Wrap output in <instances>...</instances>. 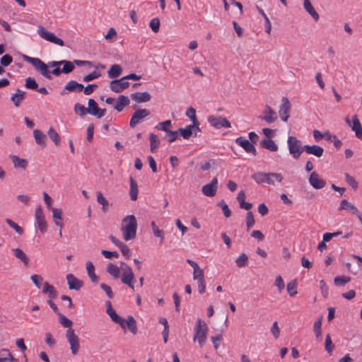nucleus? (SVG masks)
<instances>
[{
  "label": "nucleus",
  "mask_w": 362,
  "mask_h": 362,
  "mask_svg": "<svg viewBox=\"0 0 362 362\" xmlns=\"http://www.w3.org/2000/svg\"><path fill=\"white\" fill-rule=\"evenodd\" d=\"M22 58L24 61L31 64L37 71H39L46 78L49 80H51L52 77L51 76L50 71L48 70V67L57 68L62 65V60L49 62L47 64H46L39 58L31 57L25 54H23Z\"/></svg>",
  "instance_id": "obj_1"
},
{
  "label": "nucleus",
  "mask_w": 362,
  "mask_h": 362,
  "mask_svg": "<svg viewBox=\"0 0 362 362\" xmlns=\"http://www.w3.org/2000/svg\"><path fill=\"white\" fill-rule=\"evenodd\" d=\"M136 230L137 222L134 215H128L122 219L121 230L126 241L136 238Z\"/></svg>",
  "instance_id": "obj_2"
},
{
  "label": "nucleus",
  "mask_w": 362,
  "mask_h": 362,
  "mask_svg": "<svg viewBox=\"0 0 362 362\" xmlns=\"http://www.w3.org/2000/svg\"><path fill=\"white\" fill-rule=\"evenodd\" d=\"M272 177H274L279 182H281L283 180V175L276 173H267L258 172L253 174L252 176V179H254L255 181L258 184L267 182L269 185H274V182L271 179Z\"/></svg>",
  "instance_id": "obj_3"
},
{
  "label": "nucleus",
  "mask_w": 362,
  "mask_h": 362,
  "mask_svg": "<svg viewBox=\"0 0 362 362\" xmlns=\"http://www.w3.org/2000/svg\"><path fill=\"white\" fill-rule=\"evenodd\" d=\"M208 327L206 324L201 319H197V325L194 327V341L197 340L200 347H202L205 343L207 337Z\"/></svg>",
  "instance_id": "obj_4"
},
{
  "label": "nucleus",
  "mask_w": 362,
  "mask_h": 362,
  "mask_svg": "<svg viewBox=\"0 0 362 362\" xmlns=\"http://www.w3.org/2000/svg\"><path fill=\"white\" fill-rule=\"evenodd\" d=\"M287 143L290 154L293 158L298 159L304 151L301 141L296 137L290 136L288 138Z\"/></svg>",
  "instance_id": "obj_5"
},
{
  "label": "nucleus",
  "mask_w": 362,
  "mask_h": 362,
  "mask_svg": "<svg viewBox=\"0 0 362 362\" xmlns=\"http://www.w3.org/2000/svg\"><path fill=\"white\" fill-rule=\"evenodd\" d=\"M66 337L70 344L71 351L73 355L77 354L79 350V338L75 334L74 329L69 327L66 332Z\"/></svg>",
  "instance_id": "obj_6"
},
{
  "label": "nucleus",
  "mask_w": 362,
  "mask_h": 362,
  "mask_svg": "<svg viewBox=\"0 0 362 362\" xmlns=\"http://www.w3.org/2000/svg\"><path fill=\"white\" fill-rule=\"evenodd\" d=\"M37 32L39 35L45 40L60 46L64 45L62 39L57 37L54 33L47 31L42 26L38 27Z\"/></svg>",
  "instance_id": "obj_7"
},
{
  "label": "nucleus",
  "mask_w": 362,
  "mask_h": 362,
  "mask_svg": "<svg viewBox=\"0 0 362 362\" xmlns=\"http://www.w3.org/2000/svg\"><path fill=\"white\" fill-rule=\"evenodd\" d=\"M150 115V111L147 109H137L132 115L129 122L131 128H134L145 117Z\"/></svg>",
  "instance_id": "obj_8"
},
{
  "label": "nucleus",
  "mask_w": 362,
  "mask_h": 362,
  "mask_svg": "<svg viewBox=\"0 0 362 362\" xmlns=\"http://www.w3.org/2000/svg\"><path fill=\"white\" fill-rule=\"evenodd\" d=\"M207 120H208L209 123L212 127H214L216 129H220L222 127H224V128L231 127L230 122L226 117H216L214 115H210L208 117Z\"/></svg>",
  "instance_id": "obj_9"
},
{
  "label": "nucleus",
  "mask_w": 362,
  "mask_h": 362,
  "mask_svg": "<svg viewBox=\"0 0 362 362\" xmlns=\"http://www.w3.org/2000/svg\"><path fill=\"white\" fill-rule=\"evenodd\" d=\"M36 222L37 223L40 231L44 233L47 230V223L45 221L43 210L40 206H37L35 214Z\"/></svg>",
  "instance_id": "obj_10"
},
{
  "label": "nucleus",
  "mask_w": 362,
  "mask_h": 362,
  "mask_svg": "<svg viewBox=\"0 0 362 362\" xmlns=\"http://www.w3.org/2000/svg\"><path fill=\"white\" fill-rule=\"evenodd\" d=\"M281 105L279 108V116L284 122H287L289 118V112L291 106L289 100L286 97H283Z\"/></svg>",
  "instance_id": "obj_11"
},
{
  "label": "nucleus",
  "mask_w": 362,
  "mask_h": 362,
  "mask_svg": "<svg viewBox=\"0 0 362 362\" xmlns=\"http://www.w3.org/2000/svg\"><path fill=\"white\" fill-rule=\"evenodd\" d=\"M218 188V179L214 177L210 183L204 185L202 188V193L206 197L215 196Z\"/></svg>",
  "instance_id": "obj_12"
},
{
  "label": "nucleus",
  "mask_w": 362,
  "mask_h": 362,
  "mask_svg": "<svg viewBox=\"0 0 362 362\" xmlns=\"http://www.w3.org/2000/svg\"><path fill=\"white\" fill-rule=\"evenodd\" d=\"M235 143L241 146L247 153H252L253 156L257 155V151L255 146L247 139L243 136H240L235 139Z\"/></svg>",
  "instance_id": "obj_13"
},
{
  "label": "nucleus",
  "mask_w": 362,
  "mask_h": 362,
  "mask_svg": "<svg viewBox=\"0 0 362 362\" xmlns=\"http://www.w3.org/2000/svg\"><path fill=\"white\" fill-rule=\"evenodd\" d=\"M263 113L264 115L259 116V118L268 124L274 122L278 118L276 112L268 105L265 106Z\"/></svg>",
  "instance_id": "obj_14"
},
{
  "label": "nucleus",
  "mask_w": 362,
  "mask_h": 362,
  "mask_svg": "<svg viewBox=\"0 0 362 362\" xmlns=\"http://www.w3.org/2000/svg\"><path fill=\"white\" fill-rule=\"evenodd\" d=\"M129 86V82L127 81L124 77L110 82V89L115 93H121L123 90L128 88Z\"/></svg>",
  "instance_id": "obj_15"
},
{
  "label": "nucleus",
  "mask_w": 362,
  "mask_h": 362,
  "mask_svg": "<svg viewBox=\"0 0 362 362\" xmlns=\"http://www.w3.org/2000/svg\"><path fill=\"white\" fill-rule=\"evenodd\" d=\"M309 182L315 189H317L323 188L326 185V182L321 179L316 172L311 173L309 177Z\"/></svg>",
  "instance_id": "obj_16"
},
{
  "label": "nucleus",
  "mask_w": 362,
  "mask_h": 362,
  "mask_svg": "<svg viewBox=\"0 0 362 362\" xmlns=\"http://www.w3.org/2000/svg\"><path fill=\"white\" fill-rule=\"evenodd\" d=\"M66 280L68 282L69 288L71 290L78 291L83 285V282L81 280L76 278L72 274L66 275Z\"/></svg>",
  "instance_id": "obj_17"
},
{
  "label": "nucleus",
  "mask_w": 362,
  "mask_h": 362,
  "mask_svg": "<svg viewBox=\"0 0 362 362\" xmlns=\"http://www.w3.org/2000/svg\"><path fill=\"white\" fill-rule=\"evenodd\" d=\"M303 149L306 153L313 155L318 158L321 157L324 153L323 148L317 145H304Z\"/></svg>",
  "instance_id": "obj_18"
},
{
  "label": "nucleus",
  "mask_w": 362,
  "mask_h": 362,
  "mask_svg": "<svg viewBox=\"0 0 362 362\" xmlns=\"http://www.w3.org/2000/svg\"><path fill=\"white\" fill-rule=\"evenodd\" d=\"M130 97L134 101H135L137 103L148 102L151 98L150 93L148 92H136L131 94Z\"/></svg>",
  "instance_id": "obj_19"
},
{
  "label": "nucleus",
  "mask_w": 362,
  "mask_h": 362,
  "mask_svg": "<svg viewBox=\"0 0 362 362\" xmlns=\"http://www.w3.org/2000/svg\"><path fill=\"white\" fill-rule=\"evenodd\" d=\"M352 122L351 129L355 132L356 136L362 140V126L356 115L352 117Z\"/></svg>",
  "instance_id": "obj_20"
},
{
  "label": "nucleus",
  "mask_w": 362,
  "mask_h": 362,
  "mask_svg": "<svg viewBox=\"0 0 362 362\" xmlns=\"http://www.w3.org/2000/svg\"><path fill=\"white\" fill-rule=\"evenodd\" d=\"M129 103V98L126 95H121L117 98L114 108L118 112H121L123 110L124 107L128 106Z\"/></svg>",
  "instance_id": "obj_21"
},
{
  "label": "nucleus",
  "mask_w": 362,
  "mask_h": 362,
  "mask_svg": "<svg viewBox=\"0 0 362 362\" xmlns=\"http://www.w3.org/2000/svg\"><path fill=\"white\" fill-rule=\"evenodd\" d=\"M106 312L114 322L119 325L123 329H125L124 319L118 315L113 308L110 310H106Z\"/></svg>",
  "instance_id": "obj_22"
},
{
  "label": "nucleus",
  "mask_w": 362,
  "mask_h": 362,
  "mask_svg": "<svg viewBox=\"0 0 362 362\" xmlns=\"http://www.w3.org/2000/svg\"><path fill=\"white\" fill-rule=\"evenodd\" d=\"M33 136L37 144L44 148L46 146V135L39 129H35L33 131Z\"/></svg>",
  "instance_id": "obj_23"
},
{
  "label": "nucleus",
  "mask_w": 362,
  "mask_h": 362,
  "mask_svg": "<svg viewBox=\"0 0 362 362\" xmlns=\"http://www.w3.org/2000/svg\"><path fill=\"white\" fill-rule=\"evenodd\" d=\"M261 147L271 151H277L278 146L272 139H263L259 143Z\"/></svg>",
  "instance_id": "obj_24"
},
{
  "label": "nucleus",
  "mask_w": 362,
  "mask_h": 362,
  "mask_svg": "<svg viewBox=\"0 0 362 362\" xmlns=\"http://www.w3.org/2000/svg\"><path fill=\"white\" fill-rule=\"evenodd\" d=\"M339 210H347L351 212L353 214H358V209L346 199H343L341 201Z\"/></svg>",
  "instance_id": "obj_25"
},
{
  "label": "nucleus",
  "mask_w": 362,
  "mask_h": 362,
  "mask_svg": "<svg viewBox=\"0 0 362 362\" xmlns=\"http://www.w3.org/2000/svg\"><path fill=\"white\" fill-rule=\"evenodd\" d=\"M25 92L22 91L20 89L16 90V93L13 94L11 100L13 103V105L18 107L21 105L22 101L25 99Z\"/></svg>",
  "instance_id": "obj_26"
},
{
  "label": "nucleus",
  "mask_w": 362,
  "mask_h": 362,
  "mask_svg": "<svg viewBox=\"0 0 362 362\" xmlns=\"http://www.w3.org/2000/svg\"><path fill=\"white\" fill-rule=\"evenodd\" d=\"M70 92L79 93L83 90L84 86L83 84L76 82V81H70L67 83L64 88Z\"/></svg>",
  "instance_id": "obj_27"
},
{
  "label": "nucleus",
  "mask_w": 362,
  "mask_h": 362,
  "mask_svg": "<svg viewBox=\"0 0 362 362\" xmlns=\"http://www.w3.org/2000/svg\"><path fill=\"white\" fill-rule=\"evenodd\" d=\"M303 6L305 11L314 18L315 21L319 20V15L312 6L310 0H303Z\"/></svg>",
  "instance_id": "obj_28"
},
{
  "label": "nucleus",
  "mask_w": 362,
  "mask_h": 362,
  "mask_svg": "<svg viewBox=\"0 0 362 362\" xmlns=\"http://www.w3.org/2000/svg\"><path fill=\"white\" fill-rule=\"evenodd\" d=\"M130 181V189L129 196L132 201H135L138 197V185L134 179L131 176L129 178Z\"/></svg>",
  "instance_id": "obj_29"
},
{
  "label": "nucleus",
  "mask_w": 362,
  "mask_h": 362,
  "mask_svg": "<svg viewBox=\"0 0 362 362\" xmlns=\"http://www.w3.org/2000/svg\"><path fill=\"white\" fill-rule=\"evenodd\" d=\"M134 279V274L133 272L132 273H122V276L121 279L122 282L124 284L127 285L132 290H134V286L133 281Z\"/></svg>",
  "instance_id": "obj_30"
},
{
  "label": "nucleus",
  "mask_w": 362,
  "mask_h": 362,
  "mask_svg": "<svg viewBox=\"0 0 362 362\" xmlns=\"http://www.w3.org/2000/svg\"><path fill=\"white\" fill-rule=\"evenodd\" d=\"M86 269L90 280L93 283L98 282V276L95 274V267L90 261L86 262Z\"/></svg>",
  "instance_id": "obj_31"
},
{
  "label": "nucleus",
  "mask_w": 362,
  "mask_h": 362,
  "mask_svg": "<svg viewBox=\"0 0 362 362\" xmlns=\"http://www.w3.org/2000/svg\"><path fill=\"white\" fill-rule=\"evenodd\" d=\"M12 251L16 258L21 259L25 266L28 265L29 258L21 249L15 248L12 249Z\"/></svg>",
  "instance_id": "obj_32"
},
{
  "label": "nucleus",
  "mask_w": 362,
  "mask_h": 362,
  "mask_svg": "<svg viewBox=\"0 0 362 362\" xmlns=\"http://www.w3.org/2000/svg\"><path fill=\"white\" fill-rule=\"evenodd\" d=\"M127 327L128 329L133 334L137 333L136 322L133 316L129 315L127 317V321L125 322V327Z\"/></svg>",
  "instance_id": "obj_33"
},
{
  "label": "nucleus",
  "mask_w": 362,
  "mask_h": 362,
  "mask_svg": "<svg viewBox=\"0 0 362 362\" xmlns=\"http://www.w3.org/2000/svg\"><path fill=\"white\" fill-rule=\"evenodd\" d=\"M10 158L13 163L15 168H21L25 169L27 167L28 162L25 159L21 158L15 155H11Z\"/></svg>",
  "instance_id": "obj_34"
},
{
  "label": "nucleus",
  "mask_w": 362,
  "mask_h": 362,
  "mask_svg": "<svg viewBox=\"0 0 362 362\" xmlns=\"http://www.w3.org/2000/svg\"><path fill=\"white\" fill-rule=\"evenodd\" d=\"M122 69L119 64H113L107 71L108 76L112 78H117L121 75Z\"/></svg>",
  "instance_id": "obj_35"
},
{
  "label": "nucleus",
  "mask_w": 362,
  "mask_h": 362,
  "mask_svg": "<svg viewBox=\"0 0 362 362\" xmlns=\"http://www.w3.org/2000/svg\"><path fill=\"white\" fill-rule=\"evenodd\" d=\"M150 139V149L152 153H155L160 145V140L158 136L153 133H151L149 135Z\"/></svg>",
  "instance_id": "obj_36"
},
{
  "label": "nucleus",
  "mask_w": 362,
  "mask_h": 362,
  "mask_svg": "<svg viewBox=\"0 0 362 362\" xmlns=\"http://www.w3.org/2000/svg\"><path fill=\"white\" fill-rule=\"evenodd\" d=\"M107 272L114 279H117L120 274L119 268L111 262L108 263L107 265Z\"/></svg>",
  "instance_id": "obj_37"
},
{
  "label": "nucleus",
  "mask_w": 362,
  "mask_h": 362,
  "mask_svg": "<svg viewBox=\"0 0 362 362\" xmlns=\"http://www.w3.org/2000/svg\"><path fill=\"white\" fill-rule=\"evenodd\" d=\"M47 135L49 139L53 141L54 144L58 146L60 143V136L59 134L54 129L53 127H50L47 132Z\"/></svg>",
  "instance_id": "obj_38"
},
{
  "label": "nucleus",
  "mask_w": 362,
  "mask_h": 362,
  "mask_svg": "<svg viewBox=\"0 0 362 362\" xmlns=\"http://www.w3.org/2000/svg\"><path fill=\"white\" fill-rule=\"evenodd\" d=\"M97 202L102 205L103 211L104 212H107L108 210L109 203L100 192H97Z\"/></svg>",
  "instance_id": "obj_39"
},
{
  "label": "nucleus",
  "mask_w": 362,
  "mask_h": 362,
  "mask_svg": "<svg viewBox=\"0 0 362 362\" xmlns=\"http://www.w3.org/2000/svg\"><path fill=\"white\" fill-rule=\"evenodd\" d=\"M351 281L350 276H338L334 279V284L337 286H342Z\"/></svg>",
  "instance_id": "obj_40"
},
{
  "label": "nucleus",
  "mask_w": 362,
  "mask_h": 362,
  "mask_svg": "<svg viewBox=\"0 0 362 362\" xmlns=\"http://www.w3.org/2000/svg\"><path fill=\"white\" fill-rule=\"evenodd\" d=\"M177 132L185 139H189L193 134V129L189 125L185 128H179Z\"/></svg>",
  "instance_id": "obj_41"
},
{
  "label": "nucleus",
  "mask_w": 362,
  "mask_h": 362,
  "mask_svg": "<svg viewBox=\"0 0 362 362\" xmlns=\"http://www.w3.org/2000/svg\"><path fill=\"white\" fill-rule=\"evenodd\" d=\"M62 72L66 74L72 72L75 68L74 63L70 61L62 60Z\"/></svg>",
  "instance_id": "obj_42"
},
{
  "label": "nucleus",
  "mask_w": 362,
  "mask_h": 362,
  "mask_svg": "<svg viewBox=\"0 0 362 362\" xmlns=\"http://www.w3.org/2000/svg\"><path fill=\"white\" fill-rule=\"evenodd\" d=\"M59 316V321L60 324L66 328L69 329V327H71L72 326V321L70 320L69 318H67L65 315H64L62 313H58L57 315Z\"/></svg>",
  "instance_id": "obj_43"
},
{
  "label": "nucleus",
  "mask_w": 362,
  "mask_h": 362,
  "mask_svg": "<svg viewBox=\"0 0 362 362\" xmlns=\"http://www.w3.org/2000/svg\"><path fill=\"white\" fill-rule=\"evenodd\" d=\"M151 226L152 227L153 235L156 237L160 238V243H163L164 240V233L162 230H160L158 227L156 225V223L154 221H152L151 223Z\"/></svg>",
  "instance_id": "obj_44"
},
{
  "label": "nucleus",
  "mask_w": 362,
  "mask_h": 362,
  "mask_svg": "<svg viewBox=\"0 0 362 362\" xmlns=\"http://www.w3.org/2000/svg\"><path fill=\"white\" fill-rule=\"evenodd\" d=\"M172 125V122L170 120H166L162 122H159L156 126V128L158 130L163 131V132H169L170 131V127Z\"/></svg>",
  "instance_id": "obj_45"
},
{
  "label": "nucleus",
  "mask_w": 362,
  "mask_h": 362,
  "mask_svg": "<svg viewBox=\"0 0 362 362\" xmlns=\"http://www.w3.org/2000/svg\"><path fill=\"white\" fill-rule=\"evenodd\" d=\"M217 206L221 208L223 214L226 218H228L231 216V211L229 209L228 204L223 200L219 202L217 204Z\"/></svg>",
  "instance_id": "obj_46"
},
{
  "label": "nucleus",
  "mask_w": 362,
  "mask_h": 362,
  "mask_svg": "<svg viewBox=\"0 0 362 362\" xmlns=\"http://www.w3.org/2000/svg\"><path fill=\"white\" fill-rule=\"evenodd\" d=\"M248 257L246 254L242 253L235 260L237 266L240 268L244 267L247 263Z\"/></svg>",
  "instance_id": "obj_47"
},
{
  "label": "nucleus",
  "mask_w": 362,
  "mask_h": 362,
  "mask_svg": "<svg viewBox=\"0 0 362 362\" xmlns=\"http://www.w3.org/2000/svg\"><path fill=\"white\" fill-rule=\"evenodd\" d=\"M25 86L31 90H37L38 84L36 82L35 79L32 77H28L25 79Z\"/></svg>",
  "instance_id": "obj_48"
},
{
  "label": "nucleus",
  "mask_w": 362,
  "mask_h": 362,
  "mask_svg": "<svg viewBox=\"0 0 362 362\" xmlns=\"http://www.w3.org/2000/svg\"><path fill=\"white\" fill-rule=\"evenodd\" d=\"M345 181L349 185L354 189H356L358 187V182L355 178L350 175L349 173H345Z\"/></svg>",
  "instance_id": "obj_49"
},
{
  "label": "nucleus",
  "mask_w": 362,
  "mask_h": 362,
  "mask_svg": "<svg viewBox=\"0 0 362 362\" xmlns=\"http://www.w3.org/2000/svg\"><path fill=\"white\" fill-rule=\"evenodd\" d=\"M256 8L257 9V11H259V13L262 15V16H264V18L265 20V23H266V25H267V28H266V32L269 34L270 32H271V29H272V25H271V23L269 21V18L267 17V16L266 15V13H264V11L258 6H256Z\"/></svg>",
  "instance_id": "obj_50"
},
{
  "label": "nucleus",
  "mask_w": 362,
  "mask_h": 362,
  "mask_svg": "<svg viewBox=\"0 0 362 362\" xmlns=\"http://www.w3.org/2000/svg\"><path fill=\"white\" fill-rule=\"evenodd\" d=\"M255 221L252 212L251 211H247L246 215L247 230H249L255 225Z\"/></svg>",
  "instance_id": "obj_51"
},
{
  "label": "nucleus",
  "mask_w": 362,
  "mask_h": 362,
  "mask_svg": "<svg viewBox=\"0 0 362 362\" xmlns=\"http://www.w3.org/2000/svg\"><path fill=\"white\" fill-rule=\"evenodd\" d=\"M178 138V132L177 131H169L166 132V134L164 137L165 139H167L169 143H173L176 141Z\"/></svg>",
  "instance_id": "obj_52"
},
{
  "label": "nucleus",
  "mask_w": 362,
  "mask_h": 362,
  "mask_svg": "<svg viewBox=\"0 0 362 362\" xmlns=\"http://www.w3.org/2000/svg\"><path fill=\"white\" fill-rule=\"evenodd\" d=\"M6 222L11 228L15 230L18 234L22 235L23 233V229L12 220L6 218Z\"/></svg>",
  "instance_id": "obj_53"
},
{
  "label": "nucleus",
  "mask_w": 362,
  "mask_h": 362,
  "mask_svg": "<svg viewBox=\"0 0 362 362\" xmlns=\"http://www.w3.org/2000/svg\"><path fill=\"white\" fill-rule=\"evenodd\" d=\"M74 111L76 114H79L81 117L88 113L87 107H85L84 105L78 103L75 104Z\"/></svg>",
  "instance_id": "obj_54"
},
{
  "label": "nucleus",
  "mask_w": 362,
  "mask_h": 362,
  "mask_svg": "<svg viewBox=\"0 0 362 362\" xmlns=\"http://www.w3.org/2000/svg\"><path fill=\"white\" fill-rule=\"evenodd\" d=\"M325 350L329 353L331 354L334 349V345L333 344L332 341V339L329 334H327L325 338Z\"/></svg>",
  "instance_id": "obj_55"
},
{
  "label": "nucleus",
  "mask_w": 362,
  "mask_h": 362,
  "mask_svg": "<svg viewBox=\"0 0 362 362\" xmlns=\"http://www.w3.org/2000/svg\"><path fill=\"white\" fill-rule=\"evenodd\" d=\"M296 286L297 284L296 281H292L288 283L287 291L291 296H294L296 294H297Z\"/></svg>",
  "instance_id": "obj_56"
},
{
  "label": "nucleus",
  "mask_w": 362,
  "mask_h": 362,
  "mask_svg": "<svg viewBox=\"0 0 362 362\" xmlns=\"http://www.w3.org/2000/svg\"><path fill=\"white\" fill-rule=\"evenodd\" d=\"M160 25V20L158 18H153L149 23L150 28L156 33H157L159 31Z\"/></svg>",
  "instance_id": "obj_57"
},
{
  "label": "nucleus",
  "mask_w": 362,
  "mask_h": 362,
  "mask_svg": "<svg viewBox=\"0 0 362 362\" xmlns=\"http://www.w3.org/2000/svg\"><path fill=\"white\" fill-rule=\"evenodd\" d=\"M13 62V57L9 54H5L0 59V64L3 66H8Z\"/></svg>",
  "instance_id": "obj_58"
},
{
  "label": "nucleus",
  "mask_w": 362,
  "mask_h": 362,
  "mask_svg": "<svg viewBox=\"0 0 362 362\" xmlns=\"http://www.w3.org/2000/svg\"><path fill=\"white\" fill-rule=\"evenodd\" d=\"M100 76H101V74L100 72L93 71V72L90 73L89 74L85 76L83 78V81L84 82H88L95 78H99Z\"/></svg>",
  "instance_id": "obj_59"
},
{
  "label": "nucleus",
  "mask_w": 362,
  "mask_h": 362,
  "mask_svg": "<svg viewBox=\"0 0 362 362\" xmlns=\"http://www.w3.org/2000/svg\"><path fill=\"white\" fill-rule=\"evenodd\" d=\"M88 107H87L88 113L91 115V111L97 112L98 110V103L93 99H89L88 102Z\"/></svg>",
  "instance_id": "obj_60"
},
{
  "label": "nucleus",
  "mask_w": 362,
  "mask_h": 362,
  "mask_svg": "<svg viewBox=\"0 0 362 362\" xmlns=\"http://www.w3.org/2000/svg\"><path fill=\"white\" fill-rule=\"evenodd\" d=\"M30 279L37 288H40L41 287V284L43 281V278L40 275L33 274L31 276Z\"/></svg>",
  "instance_id": "obj_61"
},
{
  "label": "nucleus",
  "mask_w": 362,
  "mask_h": 362,
  "mask_svg": "<svg viewBox=\"0 0 362 362\" xmlns=\"http://www.w3.org/2000/svg\"><path fill=\"white\" fill-rule=\"evenodd\" d=\"M100 287L105 292L106 295L109 298H113L114 294L110 286H108L106 284L102 283L100 284Z\"/></svg>",
  "instance_id": "obj_62"
},
{
  "label": "nucleus",
  "mask_w": 362,
  "mask_h": 362,
  "mask_svg": "<svg viewBox=\"0 0 362 362\" xmlns=\"http://www.w3.org/2000/svg\"><path fill=\"white\" fill-rule=\"evenodd\" d=\"M193 279L197 281L204 279L203 269L199 267L198 269H196V270H194Z\"/></svg>",
  "instance_id": "obj_63"
},
{
  "label": "nucleus",
  "mask_w": 362,
  "mask_h": 362,
  "mask_svg": "<svg viewBox=\"0 0 362 362\" xmlns=\"http://www.w3.org/2000/svg\"><path fill=\"white\" fill-rule=\"evenodd\" d=\"M119 248L120 249L122 255L127 257V258H129L132 253H131V251H130V249L129 248V247L124 244V243H122L119 247Z\"/></svg>",
  "instance_id": "obj_64"
}]
</instances>
